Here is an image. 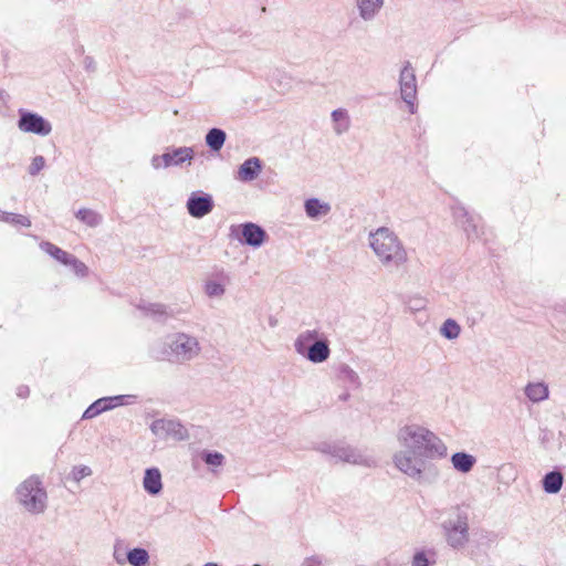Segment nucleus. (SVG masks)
<instances>
[{
    "mask_svg": "<svg viewBox=\"0 0 566 566\" xmlns=\"http://www.w3.org/2000/svg\"><path fill=\"white\" fill-rule=\"evenodd\" d=\"M396 439L402 450L392 455L397 470L420 481L428 460L443 459L447 444L433 431L419 423H406L397 430Z\"/></svg>",
    "mask_w": 566,
    "mask_h": 566,
    "instance_id": "nucleus-1",
    "label": "nucleus"
},
{
    "mask_svg": "<svg viewBox=\"0 0 566 566\" xmlns=\"http://www.w3.org/2000/svg\"><path fill=\"white\" fill-rule=\"evenodd\" d=\"M368 242L385 269L397 270L408 262V252L402 241L389 228L380 227L370 232Z\"/></svg>",
    "mask_w": 566,
    "mask_h": 566,
    "instance_id": "nucleus-2",
    "label": "nucleus"
},
{
    "mask_svg": "<svg viewBox=\"0 0 566 566\" xmlns=\"http://www.w3.org/2000/svg\"><path fill=\"white\" fill-rule=\"evenodd\" d=\"M201 349L196 336L178 332L166 338L163 354L168 361L185 365L198 358Z\"/></svg>",
    "mask_w": 566,
    "mask_h": 566,
    "instance_id": "nucleus-3",
    "label": "nucleus"
},
{
    "mask_svg": "<svg viewBox=\"0 0 566 566\" xmlns=\"http://www.w3.org/2000/svg\"><path fill=\"white\" fill-rule=\"evenodd\" d=\"M17 499L29 513L40 514L46 509L48 494L36 476L28 478L18 486Z\"/></svg>",
    "mask_w": 566,
    "mask_h": 566,
    "instance_id": "nucleus-4",
    "label": "nucleus"
},
{
    "mask_svg": "<svg viewBox=\"0 0 566 566\" xmlns=\"http://www.w3.org/2000/svg\"><path fill=\"white\" fill-rule=\"evenodd\" d=\"M314 449L343 462L368 468L376 465V460L374 458L365 455L357 449L342 442L323 441L317 443Z\"/></svg>",
    "mask_w": 566,
    "mask_h": 566,
    "instance_id": "nucleus-5",
    "label": "nucleus"
},
{
    "mask_svg": "<svg viewBox=\"0 0 566 566\" xmlns=\"http://www.w3.org/2000/svg\"><path fill=\"white\" fill-rule=\"evenodd\" d=\"M442 530L447 543L454 549L465 546L469 542L468 515L457 510L454 518H448L442 523Z\"/></svg>",
    "mask_w": 566,
    "mask_h": 566,
    "instance_id": "nucleus-6",
    "label": "nucleus"
},
{
    "mask_svg": "<svg viewBox=\"0 0 566 566\" xmlns=\"http://www.w3.org/2000/svg\"><path fill=\"white\" fill-rule=\"evenodd\" d=\"M195 151L192 147H178L168 149L163 155H154L150 164L154 169L168 168L171 166H180L184 163H190L193 159Z\"/></svg>",
    "mask_w": 566,
    "mask_h": 566,
    "instance_id": "nucleus-7",
    "label": "nucleus"
},
{
    "mask_svg": "<svg viewBox=\"0 0 566 566\" xmlns=\"http://www.w3.org/2000/svg\"><path fill=\"white\" fill-rule=\"evenodd\" d=\"M18 128L23 133L35 134L39 136H48L52 132L51 123L43 116L29 112L25 109H19Z\"/></svg>",
    "mask_w": 566,
    "mask_h": 566,
    "instance_id": "nucleus-8",
    "label": "nucleus"
},
{
    "mask_svg": "<svg viewBox=\"0 0 566 566\" xmlns=\"http://www.w3.org/2000/svg\"><path fill=\"white\" fill-rule=\"evenodd\" d=\"M150 430L159 439L182 441L189 437L187 428L176 419H157L153 421Z\"/></svg>",
    "mask_w": 566,
    "mask_h": 566,
    "instance_id": "nucleus-9",
    "label": "nucleus"
},
{
    "mask_svg": "<svg viewBox=\"0 0 566 566\" xmlns=\"http://www.w3.org/2000/svg\"><path fill=\"white\" fill-rule=\"evenodd\" d=\"M400 95L411 114L416 113L417 81L410 62H406L399 76Z\"/></svg>",
    "mask_w": 566,
    "mask_h": 566,
    "instance_id": "nucleus-10",
    "label": "nucleus"
},
{
    "mask_svg": "<svg viewBox=\"0 0 566 566\" xmlns=\"http://www.w3.org/2000/svg\"><path fill=\"white\" fill-rule=\"evenodd\" d=\"M230 282V274L223 269H217L206 279L203 292L209 298H221Z\"/></svg>",
    "mask_w": 566,
    "mask_h": 566,
    "instance_id": "nucleus-11",
    "label": "nucleus"
},
{
    "mask_svg": "<svg viewBox=\"0 0 566 566\" xmlns=\"http://www.w3.org/2000/svg\"><path fill=\"white\" fill-rule=\"evenodd\" d=\"M453 217L458 224H460L469 240L479 239L482 233L480 218L470 214L464 207L457 206L453 208Z\"/></svg>",
    "mask_w": 566,
    "mask_h": 566,
    "instance_id": "nucleus-12",
    "label": "nucleus"
},
{
    "mask_svg": "<svg viewBox=\"0 0 566 566\" xmlns=\"http://www.w3.org/2000/svg\"><path fill=\"white\" fill-rule=\"evenodd\" d=\"M186 207L191 217L200 219L212 211L214 202L210 195L201 191H193L189 196Z\"/></svg>",
    "mask_w": 566,
    "mask_h": 566,
    "instance_id": "nucleus-13",
    "label": "nucleus"
},
{
    "mask_svg": "<svg viewBox=\"0 0 566 566\" xmlns=\"http://www.w3.org/2000/svg\"><path fill=\"white\" fill-rule=\"evenodd\" d=\"M241 241L252 248H260L268 239L266 231L256 223L245 222L240 224Z\"/></svg>",
    "mask_w": 566,
    "mask_h": 566,
    "instance_id": "nucleus-14",
    "label": "nucleus"
},
{
    "mask_svg": "<svg viewBox=\"0 0 566 566\" xmlns=\"http://www.w3.org/2000/svg\"><path fill=\"white\" fill-rule=\"evenodd\" d=\"M301 356L314 364L326 361L331 356L328 339L321 335Z\"/></svg>",
    "mask_w": 566,
    "mask_h": 566,
    "instance_id": "nucleus-15",
    "label": "nucleus"
},
{
    "mask_svg": "<svg viewBox=\"0 0 566 566\" xmlns=\"http://www.w3.org/2000/svg\"><path fill=\"white\" fill-rule=\"evenodd\" d=\"M358 17L364 22L374 21L381 12L385 0H354Z\"/></svg>",
    "mask_w": 566,
    "mask_h": 566,
    "instance_id": "nucleus-16",
    "label": "nucleus"
},
{
    "mask_svg": "<svg viewBox=\"0 0 566 566\" xmlns=\"http://www.w3.org/2000/svg\"><path fill=\"white\" fill-rule=\"evenodd\" d=\"M336 379L347 389H359L361 386L360 377L349 365L340 363L335 368Z\"/></svg>",
    "mask_w": 566,
    "mask_h": 566,
    "instance_id": "nucleus-17",
    "label": "nucleus"
},
{
    "mask_svg": "<svg viewBox=\"0 0 566 566\" xmlns=\"http://www.w3.org/2000/svg\"><path fill=\"white\" fill-rule=\"evenodd\" d=\"M261 169V160L258 157H251L239 167L235 178L242 182H250L258 178Z\"/></svg>",
    "mask_w": 566,
    "mask_h": 566,
    "instance_id": "nucleus-18",
    "label": "nucleus"
},
{
    "mask_svg": "<svg viewBox=\"0 0 566 566\" xmlns=\"http://www.w3.org/2000/svg\"><path fill=\"white\" fill-rule=\"evenodd\" d=\"M524 395L533 403H539L548 399L549 388L545 381H530L524 387Z\"/></svg>",
    "mask_w": 566,
    "mask_h": 566,
    "instance_id": "nucleus-19",
    "label": "nucleus"
},
{
    "mask_svg": "<svg viewBox=\"0 0 566 566\" xmlns=\"http://www.w3.org/2000/svg\"><path fill=\"white\" fill-rule=\"evenodd\" d=\"M144 490L150 495H158L163 490L161 473L157 468H148L143 479Z\"/></svg>",
    "mask_w": 566,
    "mask_h": 566,
    "instance_id": "nucleus-20",
    "label": "nucleus"
},
{
    "mask_svg": "<svg viewBox=\"0 0 566 566\" xmlns=\"http://www.w3.org/2000/svg\"><path fill=\"white\" fill-rule=\"evenodd\" d=\"M306 216L311 219H318L331 212V206L327 202H322L317 198H310L304 203Z\"/></svg>",
    "mask_w": 566,
    "mask_h": 566,
    "instance_id": "nucleus-21",
    "label": "nucleus"
},
{
    "mask_svg": "<svg viewBox=\"0 0 566 566\" xmlns=\"http://www.w3.org/2000/svg\"><path fill=\"white\" fill-rule=\"evenodd\" d=\"M333 120V129L336 135H343L350 128V117L348 111L345 108L334 109L331 114Z\"/></svg>",
    "mask_w": 566,
    "mask_h": 566,
    "instance_id": "nucleus-22",
    "label": "nucleus"
},
{
    "mask_svg": "<svg viewBox=\"0 0 566 566\" xmlns=\"http://www.w3.org/2000/svg\"><path fill=\"white\" fill-rule=\"evenodd\" d=\"M451 463L457 471L468 473L473 469L476 459L467 452H455L451 457Z\"/></svg>",
    "mask_w": 566,
    "mask_h": 566,
    "instance_id": "nucleus-23",
    "label": "nucleus"
},
{
    "mask_svg": "<svg viewBox=\"0 0 566 566\" xmlns=\"http://www.w3.org/2000/svg\"><path fill=\"white\" fill-rule=\"evenodd\" d=\"M543 489L548 494H555L559 492L564 483L563 474L557 471H551L546 473L542 480Z\"/></svg>",
    "mask_w": 566,
    "mask_h": 566,
    "instance_id": "nucleus-24",
    "label": "nucleus"
},
{
    "mask_svg": "<svg viewBox=\"0 0 566 566\" xmlns=\"http://www.w3.org/2000/svg\"><path fill=\"white\" fill-rule=\"evenodd\" d=\"M322 334L316 329H307L298 334L294 342V349L298 355L305 353L306 348L311 346Z\"/></svg>",
    "mask_w": 566,
    "mask_h": 566,
    "instance_id": "nucleus-25",
    "label": "nucleus"
},
{
    "mask_svg": "<svg viewBox=\"0 0 566 566\" xmlns=\"http://www.w3.org/2000/svg\"><path fill=\"white\" fill-rule=\"evenodd\" d=\"M76 219H78L81 222L85 223L88 227H97L103 222V214L97 213L96 211L92 209H80L75 213Z\"/></svg>",
    "mask_w": 566,
    "mask_h": 566,
    "instance_id": "nucleus-26",
    "label": "nucleus"
},
{
    "mask_svg": "<svg viewBox=\"0 0 566 566\" xmlns=\"http://www.w3.org/2000/svg\"><path fill=\"white\" fill-rule=\"evenodd\" d=\"M226 133L220 128H211L206 135V144L213 151H219L226 142Z\"/></svg>",
    "mask_w": 566,
    "mask_h": 566,
    "instance_id": "nucleus-27",
    "label": "nucleus"
},
{
    "mask_svg": "<svg viewBox=\"0 0 566 566\" xmlns=\"http://www.w3.org/2000/svg\"><path fill=\"white\" fill-rule=\"evenodd\" d=\"M126 559L132 566H148L149 554L145 548L136 547L126 553Z\"/></svg>",
    "mask_w": 566,
    "mask_h": 566,
    "instance_id": "nucleus-28",
    "label": "nucleus"
},
{
    "mask_svg": "<svg viewBox=\"0 0 566 566\" xmlns=\"http://www.w3.org/2000/svg\"><path fill=\"white\" fill-rule=\"evenodd\" d=\"M42 249L62 264L66 265L69 264V261H73V254L63 251L62 249L50 242H45L44 244H42Z\"/></svg>",
    "mask_w": 566,
    "mask_h": 566,
    "instance_id": "nucleus-29",
    "label": "nucleus"
},
{
    "mask_svg": "<svg viewBox=\"0 0 566 566\" xmlns=\"http://www.w3.org/2000/svg\"><path fill=\"white\" fill-rule=\"evenodd\" d=\"M461 326L453 318H448L440 327V334L447 339H457L460 336Z\"/></svg>",
    "mask_w": 566,
    "mask_h": 566,
    "instance_id": "nucleus-30",
    "label": "nucleus"
},
{
    "mask_svg": "<svg viewBox=\"0 0 566 566\" xmlns=\"http://www.w3.org/2000/svg\"><path fill=\"white\" fill-rule=\"evenodd\" d=\"M137 401V396L135 395H118V396H108V410L117 408L119 406L133 405Z\"/></svg>",
    "mask_w": 566,
    "mask_h": 566,
    "instance_id": "nucleus-31",
    "label": "nucleus"
},
{
    "mask_svg": "<svg viewBox=\"0 0 566 566\" xmlns=\"http://www.w3.org/2000/svg\"><path fill=\"white\" fill-rule=\"evenodd\" d=\"M0 220L8 222V223L22 226V227L31 226V221L28 217L22 216V214H17V213L4 212V211L0 212Z\"/></svg>",
    "mask_w": 566,
    "mask_h": 566,
    "instance_id": "nucleus-32",
    "label": "nucleus"
},
{
    "mask_svg": "<svg viewBox=\"0 0 566 566\" xmlns=\"http://www.w3.org/2000/svg\"><path fill=\"white\" fill-rule=\"evenodd\" d=\"M106 411V397L97 399L83 413L84 419H91Z\"/></svg>",
    "mask_w": 566,
    "mask_h": 566,
    "instance_id": "nucleus-33",
    "label": "nucleus"
},
{
    "mask_svg": "<svg viewBox=\"0 0 566 566\" xmlns=\"http://www.w3.org/2000/svg\"><path fill=\"white\" fill-rule=\"evenodd\" d=\"M201 459L211 467H221L224 463V455L217 451H202Z\"/></svg>",
    "mask_w": 566,
    "mask_h": 566,
    "instance_id": "nucleus-34",
    "label": "nucleus"
},
{
    "mask_svg": "<svg viewBox=\"0 0 566 566\" xmlns=\"http://www.w3.org/2000/svg\"><path fill=\"white\" fill-rule=\"evenodd\" d=\"M140 310L145 313V315L161 318L166 316V307L163 304L150 303L144 306H140Z\"/></svg>",
    "mask_w": 566,
    "mask_h": 566,
    "instance_id": "nucleus-35",
    "label": "nucleus"
},
{
    "mask_svg": "<svg viewBox=\"0 0 566 566\" xmlns=\"http://www.w3.org/2000/svg\"><path fill=\"white\" fill-rule=\"evenodd\" d=\"M92 474V470L86 465L74 467L67 479L78 483L83 478Z\"/></svg>",
    "mask_w": 566,
    "mask_h": 566,
    "instance_id": "nucleus-36",
    "label": "nucleus"
},
{
    "mask_svg": "<svg viewBox=\"0 0 566 566\" xmlns=\"http://www.w3.org/2000/svg\"><path fill=\"white\" fill-rule=\"evenodd\" d=\"M45 167V159L43 156H35L32 159L31 165L29 166V174L31 176H36L43 168Z\"/></svg>",
    "mask_w": 566,
    "mask_h": 566,
    "instance_id": "nucleus-37",
    "label": "nucleus"
},
{
    "mask_svg": "<svg viewBox=\"0 0 566 566\" xmlns=\"http://www.w3.org/2000/svg\"><path fill=\"white\" fill-rule=\"evenodd\" d=\"M70 266H72V269L74 270V272L77 274V275H85L86 273V265L81 262L80 260H77L74 255H73V261H69V264Z\"/></svg>",
    "mask_w": 566,
    "mask_h": 566,
    "instance_id": "nucleus-38",
    "label": "nucleus"
},
{
    "mask_svg": "<svg viewBox=\"0 0 566 566\" xmlns=\"http://www.w3.org/2000/svg\"><path fill=\"white\" fill-rule=\"evenodd\" d=\"M412 566H429V560L423 552H418L415 554Z\"/></svg>",
    "mask_w": 566,
    "mask_h": 566,
    "instance_id": "nucleus-39",
    "label": "nucleus"
},
{
    "mask_svg": "<svg viewBox=\"0 0 566 566\" xmlns=\"http://www.w3.org/2000/svg\"><path fill=\"white\" fill-rule=\"evenodd\" d=\"M113 557L114 559L119 564V565H124L125 562H127L126 559V554H124L118 547L117 545H115L114 547V553H113Z\"/></svg>",
    "mask_w": 566,
    "mask_h": 566,
    "instance_id": "nucleus-40",
    "label": "nucleus"
},
{
    "mask_svg": "<svg viewBox=\"0 0 566 566\" xmlns=\"http://www.w3.org/2000/svg\"><path fill=\"white\" fill-rule=\"evenodd\" d=\"M28 394H29V389H28L27 387L19 388V392H18V395H19L20 397H25Z\"/></svg>",
    "mask_w": 566,
    "mask_h": 566,
    "instance_id": "nucleus-41",
    "label": "nucleus"
},
{
    "mask_svg": "<svg viewBox=\"0 0 566 566\" xmlns=\"http://www.w3.org/2000/svg\"><path fill=\"white\" fill-rule=\"evenodd\" d=\"M349 397H350L349 392H348V391H345V392H343V394L339 396V399H340L342 401H347V400L349 399Z\"/></svg>",
    "mask_w": 566,
    "mask_h": 566,
    "instance_id": "nucleus-42",
    "label": "nucleus"
},
{
    "mask_svg": "<svg viewBox=\"0 0 566 566\" xmlns=\"http://www.w3.org/2000/svg\"><path fill=\"white\" fill-rule=\"evenodd\" d=\"M311 560H314V558H311ZM315 562H316V559H315ZM317 565H321V562L317 560Z\"/></svg>",
    "mask_w": 566,
    "mask_h": 566,
    "instance_id": "nucleus-43",
    "label": "nucleus"
},
{
    "mask_svg": "<svg viewBox=\"0 0 566 566\" xmlns=\"http://www.w3.org/2000/svg\"><path fill=\"white\" fill-rule=\"evenodd\" d=\"M254 566H260V565H254Z\"/></svg>",
    "mask_w": 566,
    "mask_h": 566,
    "instance_id": "nucleus-44",
    "label": "nucleus"
}]
</instances>
